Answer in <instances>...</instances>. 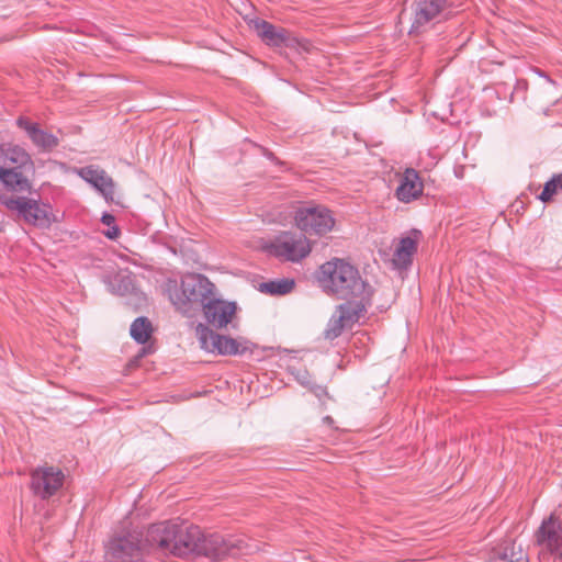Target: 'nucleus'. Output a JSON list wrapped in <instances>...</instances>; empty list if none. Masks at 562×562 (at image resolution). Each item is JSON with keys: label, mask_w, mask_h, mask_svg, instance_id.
I'll return each mask as SVG.
<instances>
[{"label": "nucleus", "mask_w": 562, "mask_h": 562, "mask_svg": "<svg viewBox=\"0 0 562 562\" xmlns=\"http://www.w3.org/2000/svg\"><path fill=\"white\" fill-rule=\"evenodd\" d=\"M316 279L324 293L342 301L335 307L323 331L324 338L333 341L367 318L374 289L356 266L339 258L324 262L316 272Z\"/></svg>", "instance_id": "1"}, {"label": "nucleus", "mask_w": 562, "mask_h": 562, "mask_svg": "<svg viewBox=\"0 0 562 562\" xmlns=\"http://www.w3.org/2000/svg\"><path fill=\"white\" fill-rule=\"evenodd\" d=\"M146 541L164 553L169 552L179 558L203 555L214 561L249 554L256 548L245 537L226 538L220 533L206 536L196 525L176 521L150 525L146 531Z\"/></svg>", "instance_id": "2"}, {"label": "nucleus", "mask_w": 562, "mask_h": 562, "mask_svg": "<svg viewBox=\"0 0 562 562\" xmlns=\"http://www.w3.org/2000/svg\"><path fill=\"white\" fill-rule=\"evenodd\" d=\"M465 0H414L411 35H418L436 23L451 19Z\"/></svg>", "instance_id": "3"}, {"label": "nucleus", "mask_w": 562, "mask_h": 562, "mask_svg": "<svg viewBox=\"0 0 562 562\" xmlns=\"http://www.w3.org/2000/svg\"><path fill=\"white\" fill-rule=\"evenodd\" d=\"M215 294V285L207 277L188 273L182 277L180 289L171 295L172 303L183 314L201 308Z\"/></svg>", "instance_id": "4"}, {"label": "nucleus", "mask_w": 562, "mask_h": 562, "mask_svg": "<svg viewBox=\"0 0 562 562\" xmlns=\"http://www.w3.org/2000/svg\"><path fill=\"white\" fill-rule=\"evenodd\" d=\"M0 204L8 211L16 212L18 218L34 227L48 228L56 222L52 205L40 200L1 193Z\"/></svg>", "instance_id": "5"}, {"label": "nucleus", "mask_w": 562, "mask_h": 562, "mask_svg": "<svg viewBox=\"0 0 562 562\" xmlns=\"http://www.w3.org/2000/svg\"><path fill=\"white\" fill-rule=\"evenodd\" d=\"M105 554L111 561L136 562L145 550L154 549L146 541V535L136 530L114 535L105 546Z\"/></svg>", "instance_id": "6"}, {"label": "nucleus", "mask_w": 562, "mask_h": 562, "mask_svg": "<svg viewBox=\"0 0 562 562\" xmlns=\"http://www.w3.org/2000/svg\"><path fill=\"white\" fill-rule=\"evenodd\" d=\"M295 224L302 234L324 236L331 232L335 218L329 209L324 205L307 203L295 211Z\"/></svg>", "instance_id": "7"}, {"label": "nucleus", "mask_w": 562, "mask_h": 562, "mask_svg": "<svg viewBox=\"0 0 562 562\" xmlns=\"http://www.w3.org/2000/svg\"><path fill=\"white\" fill-rule=\"evenodd\" d=\"M196 330L200 335L201 347L209 352L222 356H243L247 351H251V344L246 339L220 335L202 324H199Z\"/></svg>", "instance_id": "8"}, {"label": "nucleus", "mask_w": 562, "mask_h": 562, "mask_svg": "<svg viewBox=\"0 0 562 562\" xmlns=\"http://www.w3.org/2000/svg\"><path fill=\"white\" fill-rule=\"evenodd\" d=\"M65 474L56 467H37L31 471L29 487L42 501L53 497L64 485Z\"/></svg>", "instance_id": "9"}, {"label": "nucleus", "mask_w": 562, "mask_h": 562, "mask_svg": "<svg viewBox=\"0 0 562 562\" xmlns=\"http://www.w3.org/2000/svg\"><path fill=\"white\" fill-rule=\"evenodd\" d=\"M249 25L257 36L270 47L296 48L301 45L300 40L290 30L277 26L267 20L257 18L251 20Z\"/></svg>", "instance_id": "10"}, {"label": "nucleus", "mask_w": 562, "mask_h": 562, "mask_svg": "<svg viewBox=\"0 0 562 562\" xmlns=\"http://www.w3.org/2000/svg\"><path fill=\"white\" fill-rule=\"evenodd\" d=\"M312 250L307 237L300 233L284 232L271 245V252L284 260L297 262L310 255Z\"/></svg>", "instance_id": "11"}, {"label": "nucleus", "mask_w": 562, "mask_h": 562, "mask_svg": "<svg viewBox=\"0 0 562 562\" xmlns=\"http://www.w3.org/2000/svg\"><path fill=\"white\" fill-rule=\"evenodd\" d=\"M209 326L216 329L227 326L236 313V303L216 297V293L201 307Z\"/></svg>", "instance_id": "12"}, {"label": "nucleus", "mask_w": 562, "mask_h": 562, "mask_svg": "<svg viewBox=\"0 0 562 562\" xmlns=\"http://www.w3.org/2000/svg\"><path fill=\"white\" fill-rule=\"evenodd\" d=\"M77 175L93 187L106 202L114 201L115 183L104 169L90 165L77 169Z\"/></svg>", "instance_id": "13"}, {"label": "nucleus", "mask_w": 562, "mask_h": 562, "mask_svg": "<svg viewBox=\"0 0 562 562\" xmlns=\"http://www.w3.org/2000/svg\"><path fill=\"white\" fill-rule=\"evenodd\" d=\"M16 125L26 133L32 144L40 151L49 153L59 145L57 136L42 130L38 123L32 122L27 116H19L16 119Z\"/></svg>", "instance_id": "14"}, {"label": "nucleus", "mask_w": 562, "mask_h": 562, "mask_svg": "<svg viewBox=\"0 0 562 562\" xmlns=\"http://www.w3.org/2000/svg\"><path fill=\"white\" fill-rule=\"evenodd\" d=\"M424 182L419 172L414 168H406L400 178L395 196L403 203H411L423 195Z\"/></svg>", "instance_id": "15"}, {"label": "nucleus", "mask_w": 562, "mask_h": 562, "mask_svg": "<svg viewBox=\"0 0 562 562\" xmlns=\"http://www.w3.org/2000/svg\"><path fill=\"white\" fill-rule=\"evenodd\" d=\"M34 171L0 166V183L8 192L31 193L32 181L29 175L34 173Z\"/></svg>", "instance_id": "16"}, {"label": "nucleus", "mask_w": 562, "mask_h": 562, "mask_svg": "<svg viewBox=\"0 0 562 562\" xmlns=\"http://www.w3.org/2000/svg\"><path fill=\"white\" fill-rule=\"evenodd\" d=\"M0 166L22 170H35L31 155L19 145H2L0 147Z\"/></svg>", "instance_id": "17"}, {"label": "nucleus", "mask_w": 562, "mask_h": 562, "mask_svg": "<svg viewBox=\"0 0 562 562\" xmlns=\"http://www.w3.org/2000/svg\"><path fill=\"white\" fill-rule=\"evenodd\" d=\"M538 544H543L548 550H558L562 544V527L560 520L550 515L544 519L536 532Z\"/></svg>", "instance_id": "18"}, {"label": "nucleus", "mask_w": 562, "mask_h": 562, "mask_svg": "<svg viewBox=\"0 0 562 562\" xmlns=\"http://www.w3.org/2000/svg\"><path fill=\"white\" fill-rule=\"evenodd\" d=\"M420 232L412 231V235L401 238L393 254V263L398 269H407L413 262V256L417 251Z\"/></svg>", "instance_id": "19"}, {"label": "nucleus", "mask_w": 562, "mask_h": 562, "mask_svg": "<svg viewBox=\"0 0 562 562\" xmlns=\"http://www.w3.org/2000/svg\"><path fill=\"white\" fill-rule=\"evenodd\" d=\"M490 560L491 562H529L521 547H516L513 541H506L494 549Z\"/></svg>", "instance_id": "20"}, {"label": "nucleus", "mask_w": 562, "mask_h": 562, "mask_svg": "<svg viewBox=\"0 0 562 562\" xmlns=\"http://www.w3.org/2000/svg\"><path fill=\"white\" fill-rule=\"evenodd\" d=\"M153 325L151 322L145 317L140 316L134 319L131 325L130 334L132 338L140 345H145L148 342L153 335Z\"/></svg>", "instance_id": "21"}, {"label": "nucleus", "mask_w": 562, "mask_h": 562, "mask_svg": "<svg viewBox=\"0 0 562 562\" xmlns=\"http://www.w3.org/2000/svg\"><path fill=\"white\" fill-rule=\"evenodd\" d=\"M113 290L119 295H135L139 302H146L144 293L138 292L135 286V277L132 274L119 276L115 278Z\"/></svg>", "instance_id": "22"}, {"label": "nucleus", "mask_w": 562, "mask_h": 562, "mask_svg": "<svg viewBox=\"0 0 562 562\" xmlns=\"http://www.w3.org/2000/svg\"><path fill=\"white\" fill-rule=\"evenodd\" d=\"M295 286L293 279H277L262 282L259 284V291L270 295H285L290 293Z\"/></svg>", "instance_id": "23"}, {"label": "nucleus", "mask_w": 562, "mask_h": 562, "mask_svg": "<svg viewBox=\"0 0 562 562\" xmlns=\"http://www.w3.org/2000/svg\"><path fill=\"white\" fill-rule=\"evenodd\" d=\"M557 193H562V172L559 175H553L552 178L544 183L539 199L547 203L550 202L553 195Z\"/></svg>", "instance_id": "24"}, {"label": "nucleus", "mask_w": 562, "mask_h": 562, "mask_svg": "<svg viewBox=\"0 0 562 562\" xmlns=\"http://www.w3.org/2000/svg\"><path fill=\"white\" fill-rule=\"evenodd\" d=\"M288 372L294 378V380L302 385L303 387H307L313 382L312 375L304 367H295V366H289Z\"/></svg>", "instance_id": "25"}, {"label": "nucleus", "mask_w": 562, "mask_h": 562, "mask_svg": "<svg viewBox=\"0 0 562 562\" xmlns=\"http://www.w3.org/2000/svg\"><path fill=\"white\" fill-rule=\"evenodd\" d=\"M155 352V347L153 344H149V345H144L139 351L137 352L136 356L133 357V359L130 360V366H137L138 362L140 361V359H143L144 357L148 356V355H151Z\"/></svg>", "instance_id": "26"}, {"label": "nucleus", "mask_w": 562, "mask_h": 562, "mask_svg": "<svg viewBox=\"0 0 562 562\" xmlns=\"http://www.w3.org/2000/svg\"><path fill=\"white\" fill-rule=\"evenodd\" d=\"M306 389L308 391H311L318 398H322V397L328 395L327 389L323 385L316 384L315 382H312L311 385L307 386Z\"/></svg>", "instance_id": "27"}, {"label": "nucleus", "mask_w": 562, "mask_h": 562, "mask_svg": "<svg viewBox=\"0 0 562 562\" xmlns=\"http://www.w3.org/2000/svg\"><path fill=\"white\" fill-rule=\"evenodd\" d=\"M104 235L109 238V239H116L120 235V228L116 226V225H112L105 233Z\"/></svg>", "instance_id": "28"}, {"label": "nucleus", "mask_w": 562, "mask_h": 562, "mask_svg": "<svg viewBox=\"0 0 562 562\" xmlns=\"http://www.w3.org/2000/svg\"><path fill=\"white\" fill-rule=\"evenodd\" d=\"M101 222L104 225L112 226L115 222V217L110 213H104L101 217Z\"/></svg>", "instance_id": "29"}, {"label": "nucleus", "mask_w": 562, "mask_h": 562, "mask_svg": "<svg viewBox=\"0 0 562 562\" xmlns=\"http://www.w3.org/2000/svg\"><path fill=\"white\" fill-rule=\"evenodd\" d=\"M551 554L555 557V559H559V562H562V544L559 546L558 550H549Z\"/></svg>", "instance_id": "30"}, {"label": "nucleus", "mask_w": 562, "mask_h": 562, "mask_svg": "<svg viewBox=\"0 0 562 562\" xmlns=\"http://www.w3.org/2000/svg\"><path fill=\"white\" fill-rule=\"evenodd\" d=\"M263 155H265L266 157H268L269 159H273V158H274L273 153H271V151H269V150H267V149H265V150H263Z\"/></svg>", "instance_id": "31"}, {"label": "nucleus", "mask_w": 562, "mask_h": 562, "mask_svg": "<svg viewBox=\"0 0 562 562\" xmlns=\"http://www.w3.org/2000/svg\"><path fill=\"white\" fill-rule=\"evenodd\" d=\"M323 420H324L325 423H327V424H333V423H334V419H333V417H330V416H325Z\"/></svg>", "instance_id": "32"}]
</instances>
